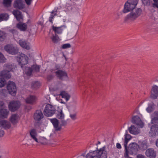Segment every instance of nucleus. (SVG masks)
<instances>
[{
    "mask_svg": "<svg viewBox=\"0 0 158 158\" xmlns=\"http://www.w3.org/2000/svg\"><path fill=\"white\" fill-rule=\"evenodd\" d=\"M60 95L62 98H65L66 102H67L70 97V95L64 91L61 92Z\"/></svg>",
    "mask_w": 158,
    "mask_h": 158,
    "instance_id": "nucleus-30",
    "label": "nucleus"
},
{
    "mask_svg": "<svg viewBox=\"0 0 158 158\" xmlns=\"http://www.w3.org/2000/svg\"><path fill=\"white\" fill-rule=\"evenodd\" d=\"M0 126L5 129L9 128L10 127L9 123L4 120H0Z\"/></svg>",
    "mask_w": 158,
    "mask_h": 158,
    "instance_id": "nucleus-27",
    "label": "nucleus"
},
{
    "mask_svg": "<svg viewBox=\"0 0 158 158\" xmlns=\"http://www.w3.org/2000/svg\"><path fill=\"white\" fill-rule=\"evenodd\" d=\"M116 147L118 149H121V146L119 143H117L116 144Z\"/></svg>",
    "mask_w": 158,
    "mask_h": 158,
    "instance_id": "nucleus-57",
    "label": "nucleus"
},
{
    "mask_svg": "<svg viewBox=\"0 0 158 158\" xmlns=\"http://www.w3.org/2000/svg\"><path fill=\"white\" fill-rule=\"evenodd\" d=\"M4 49L9 53H10V45L8 44L4 47Z\"/></svg>",
    "mask_w": 158,
    "mask_h": 158,
    "instance_id": "nucleus-46",
    "label": "nucleus"
},
{
    "mask_svg": "<svg viewBox=\"0 0 158 158\" xmlns=\"http://www.w3.org/2000/svg\"><path fill=\"white\" fill-rule=\"evenodd\" d=\"M156 145L158 148V139L156 141Z\"/></svg>",
    "mask_w": 158,
    "mask_h": 158,
    "instance_id": "nucleus-60",
    "label": "nucleus"
},
{
    "mask_svg": "<svg viewBox=\"0 0 158 158\" xmlns=\"http://www.w3.org/2000/svg\"><path fill=\"white\" fill-rule=\"evenodd\" d=\"M143 3L145 6H148L150 5L151 2L150 1H142Z\"/></svg>",
    "mask_w": 158,
    "mask_h": 158,
    "instance_id": "nucleus-49",
    "label": "nucleus"
},
{
    "mask_svg": "<svg viewBox=\"0 0 158 158\" xmlns=\"http://www.w3.org/2000/svg\"><path fill=\"white\" fill-rule=\"evenodd\" d=\"M17 92V88L15 84L13 82L10 81V95L15 96Z\"/></svg>",
    "mask_w": 158,
    "mask_h": 158,
    "instance_id": "nucleus-20",
    "label": "nucleus"
},
{
    "mask_svg": "<svg viewBox=\"0 0 158 158\" xmlns=\"http://www.w3.org/2000/svg\"><path fill=\"white\" fill-rule=\"evenodd\" d=\"M4 134V132L3 131L0 130V137L3 136Z\"/></svg>",
    "mask_w": 158,
    "mask_h": 158,
    "instance_id": "nucleus-56",
    "label": "nucleus"
},
{
    "mask_svg": "<svg viewBox=\"0 0 158 158\" xmlns=\"http://www.w3.org/2000/svg\"><path fill=\"white\" fill-rule=\"evenodd\" d=\"M17 27L21 31H25L27 29V26L25 23H19L17 24Z\"/></svg>",
    "mask_w": 158,
    "mask_h": 158,
    "instance_id": "nucleus-28",
    "label": "nucleus"
},
{
    "mask_svg": "<svg viewBox=\"0 0 158 158\" xmlns=\"http://www.w3.org/2000/svg\"><path fill=\"white\" fill-rule=\"evenodd\" d=\"M108 152L105 146L96 150L90 152L87 154L86 158H107Z\"/></svg>",
    "mask_w": 158,
    "mask_h": 158,
    "instance_id": "nucleus-1",
    "label": "nucleus"
},
{
    "mask_svg": "<svg viewBox=\"0 0 158 158\" xmlns=\"http://www.w3.org/2000/svg\"><path fill=\"white\" fill-rule=\"evenodd\" d=\"M158 135V125L154 124L150 127L149 135L152 137H155Z\"/></svg>",
    "mask_w": 158,
    "mask_h": 158,
    "instance_id": "nucleus-7",
    "label": "nucleus"
},
{
    "mask_svg": "<svg viewBox=\"0 0 158 158\" xmlns=\"http://www.w3.org/2000/svg\"><path fill=\"white\" fill-rule=\"evenodd\" d=\"M55 73L57 77L60 79H62L63 78L67 77L66 73L62 70H57L56 71Z\"/></svg>",
    "mask_w": 158,
    "mask_h": 158,
    "instance_id": "nucleus-18",
    "label": "nucleus"
},
{
    "mask_svg": "<svg viewBox=\"0 0 158 158\" xmlns=\"http://www.w3.org/2000/svg\"><path fill=\"white\" fill-rule=\"evenodd\" d=\"M81 156H85V154H81Z\"/></svg>",
    "mask_w": 158,
    "mask_h": 158,
    "instance_id": "nucleus-63",
    "label": "nucleus"
},
{
    "mask_svg": "<svg viewBox=\"0 0 158 158\" xmlns=\"http://www.w3.org/2000/svg\"><path fill=\"white\" fill-rule=\"evenodd\" d=\"M151 123H156L158 121V111H155L151 116Z\"/></svg>",
    "mask_w": 158,
    "mask_h": 158,
    "instance_id": "nucleus-21",
    "label": "nucleus"
},
{
    "mask_svg": "<svg viewBox=\"0 0 158 158\" xmlns=\"http://www.w3.org/2000/svg\"><path fill=\"white\" fill-rule=\"evenodd\" d=\"M66 28V26L63 25L59 27H56L53 25L52 27V29L54 31L55 34H61L64 29Z\"/></svg>",
    "mask_w": 158,
    "mask_h": 158,
    "instance_id": "nucleus-14",
    "label": "nucleus"
},
{
    "mask_svg": "<svg viewBox=\"0 0 158 158\" xmlns=\"http://www.w3.org/2000/svg\"><path fill=\"white\" fill-rule=\"evenodd\" d=\"M0 76L2 77L4 79H9L10 77V72L7 70H4L0 73Z\"/></svg>",
    "mask_w": 158,
    "mask_h": 158,
    "instance_id": "nucleus-24",
    "label": "nucleus"
},
{
    "mask_svg": "<svg viewBox=\"0 0 158 158\" xmlns=\"http://www.w3.org/2000/svg\"><path fill=\"white\" fill-rule=\"evenodd\" d=\"M128 136H129L128 135H125V141L124 143V146L125 147V152L124 153V156L125 158H128L129 157V156L128 155L127 150V144L128 140L130 139H127V137Z\"/></svg>",
    "mask_w": 158,
    "mask_h": 158,
    "instance_id": "nucleus-23",
    "label": "nucleus"
},
{
    "mask_svg": "<svg viewBox=\"0 0 158 158\" xmlns=\"http://www.w3.org/2000/svg\"><path fill=\"white\" fill-rule=\"evenodd\" d=\"M23 1H15L14 6L15 8L19 10H22L25 7V4L23 2Z\"/></svg>",
    "mask_w": 158,
    "mask_h": 158,
    "instance_id": "nucleus-13",
    "label": "nucleus"
},
{
    "mask_svg": "<svg viewBox=\"0 0 158 158\" xmlns=\"http://www.w3.org/2000/svg\"><path fill=\"white\" fill-rule=\"evenodd\" d=\"M6 35L2 31H0V41H3Z\"/></svg>",
    "mask_w": 158,
    "mask_h": 158,
    "instance_id": "nucleus-42",
    "label": "nucleus"
},
{
    "mask_svg": "<svg viewBox=\"0 0 158 158\" xmlns=\"http://www.w3.org/2000/svg\"><path fill=\"white\" fill-rule=\"evenodd\" d=\"M6 83V81L4 78H0V87H3Z\"/></svg>",
    "mask_w": 158,
    "mask_h": 158,
    "instance_id": "nucleus-40",
    "label": "nucleus"
},
{
    "mask_svg": "<svg viewBox=\"0 0 158 158\" xmlns=\"http://www.w3.org/2000/svg\"><path fill=\"white\" fill-rule=\"evenodd\" d=\"M47 139L45 137H41L39 138V140L38 143H44L47 142Z\"/></svg>",
    "mask_w": 158,
    "mask_h": 158,
    "instance_id": "nucleus-43",
    "label": "nucleus"
},
{
    "mask_svg": "<svg viewBox=\"0 0 158 158\" xmlns=\"http://www.w3.org/2000/svg\"><path fill=\"white\" fill-rule=\"evenodd\" d=\"M116 15H117V17L116 18V19H118L119 18L120 14L118 13H116Z\"/></svg>",
    "mask_w": 158,
    "mask_h": 158,
    "instance_id": "nucleus-61",
    "label": "nucleus"
},
{
    "mask_svg": "<svg viewBox=\"0 0 158 158\" xmlns=\"http://www.w3.org/2000/svg\"><path fill=\"white\" fill-rule=\"evenodd\" d=\"M9 18V15L6 14H0V22L3 20H7Z\"/></svg>",
    "mask_w": 158,
    "mask_h": 158,
    "instance_id": "nucleus-35",
    "label": "nucleus"
},
{
    "mask_svg": "<svg viewBox=\"0 0 158 158\" xmlns=\"http://www.w3.org/2000/svg\"><path fill=\"white\" fill-rule=\"evenodd\" d=\"M138 3V1H127L124 5L123 13L131 11L134 9Z\"/></svg>",
    "mask_w": 158,
    "mask_h": 158,
    "instance_id": "nucleus-3",
    "label": "nucleus"
},
{
    "mask_svg": "<svg viewBox=\"0 0 158 158\" xmlns=\"http://www.w3.org/2000/svg\"><path fill=\"white\" fill-rule=\"evenodd\" d=\"M53 77L52 75H49L48 77V81L50 80Z\"/></svg>",
    "mask_w": 158,
    "mask_h": 158,
    "instance_id": "nucleus-59",
    "label": "nucleus"
},
{
    "mask_svg": "<svg viewBox=\"0 0 158 158\" xmlns=\"http://www.w3.org/2000/svg\"><path fill=\"white\" fill-rule=\"evenodd\" d=\"M70 117L72 120H74L76 119V113L73 114H70Z\"/></svg>",
    "mask_w": 158,
    "mask_h": 158,
    "instance_id": "nucleus-50",
    "label": "nucleus"
},
{
    "mask_svg": "<svg viewBox=\"0 0 158 158\" xmlns=\"http://www.w3.org/2000/svg\"><path fill=\"white\" fill-rule=\"evenodd\" d=\"M139 145L136 143H132L129 145L128 148H127V153L131 155L135 154L138 150Z\"/></svg>",
    "mask_w": 158,
    "mask_h": 158,
    "instance_id": "nucleus-5",
    "label": "nucleus"
},
{
    "mask_svg": "<svg viewBox=\"0 0 158 158\" xmlns=\"http://www.w3.org/2000/svg\"><path fill=\"white\" fill-rule=\"evenodd\" d=\"M51 38L52 41L54 43H57L60 41L59 37L56 34L55 35H53Z\"/></svg>",
    "mask_w": 158,
    "mask_h": 158,
    "instance_id": "nucleus-36",
    "label": "nucleus"
},
{
    "mask_svg": "<svg viewBox=\"0 0 158 158\" xmlns=\"http://www.w3.org/2000/svg\"><path fill=\"white\" fill-rule=\"evenodd\" d=\"M5 59L3 55L0 52V62H4L5 61Z\"/></svg>",
    "mask_w": 158,
    "mask_h": 158,
    "instance_id": "nucleus-48",
    "label": "nucleus"
},
{
    "mask_svg": "<svg viewBox=\"0 0 158 158\" xmlns=\"http://www.w3.org/2000/svg\"><path fill=\"white\" fill-rule=\"evenodd\" d=\"M142 10L140 8H135L134 10L128 15L125 19V21H132L138 17L141 14Z\"/></svg>",
    "mask_w": 158,
    "mask_h": 158,
    "instance_id": "nucleus-2",
    "label": "nucleus"
},
{
    "mask_svg": "<svg viewBox=\"0 0 158 158\" xmlns=\"http://www.w3.org/2000/svg\"><path fill=\"white\" fill-rule=\"evenodd\" d=\"M33 73H37L40 71V67L39 66L35 64L33 65L31 67Z\"/></svg>",
    "mask_w": 158,
    "mask_h": 158,
    "instance_id": "nucleus-32",
    "label": "nucleus"
},
{
    "mask_svg": "<svg viewBox=\"0 0 158 158\" xmlns=\"http://www.w3.org/2000/svg\"><path fill=\"white\" fill-rule=\"evenodd\" d=\"M18 51V49L17 47L10 45V54L15 55L17 53Z\"/></svg>",
    "mask_w": 158,
    "mask_h": 158,
    "instance_id": "nucleus-33",
    "label": "nucleus"
},
{
    "mask_svg": "<svg viewBox=\"0 0 158 158\" xmlns=\"http://www.w3.org/2000/svg\"><path fill=\"white\" fill-rule=\"evenodd\" d=\"M146 156L150 158H155L156 156V152L154 149L148 148L145 152Z\"/></svg>",
    "mask_w": 158,
    "mask_h": 158,
    "instance_id": "nucleus-11",
    "label": "nucleus"
},
{
    "mask_svg": "<svg viewBox=\"0 0 158 158\" xmlns=\"http://www.w3.org/2000/svg\"><path fill=\"white\" fill-rule=\"evenodd\" d=\"M139 146V148L140 150L143 151L145 150L148 147V145L147 142L144 141L140 142Z\"/></svg>",
    "mask_w": 158,
    "mask_h": 158,
    "instance_id": "nucleus-29",
    "label": "nucleus"
},
{
    "mask_svg": "<svg viewBox=\"0 0 158 158\" xmlns=\"http://www.w3.org/2000/svg\"><path fill=\"white\" fill-rule=\"evenodd\" d=\"M9 111L5 109H0V119L6 118L8 115Z\"/></svg>",
    "mask_w": 158,
    "mask_h": 158,
    "instance_id": "nucleus-22",
    "label": "nucleus"
},
{
    "mask_svg": "<svg viewBox=\"0 0 158 158\" xmlns=\"http://www.w3.org/2000/svg\"><path fill=\"white\" fill-rule=\"evenodd\" d=\"M27 5H30L31 2V1H25Z\"/></svg>",
    "mask_w": 158,
    "mask_h": 158,
    "instance_id": "nucleus-58",
    "label": "nucleus"
},
{
    "mask_svg": "<svg viewBox=\"0 0 158 158\" xmlns=\"http://www.w3.org/2000/svg\"><path fill=\"white\" fill-rule=\"evenodd\" d=\"M34 119L36 121H40L44 117L43 114L40 110H37L34 114Z\"/></svg>",
    "mask_w": 158,
    "mask_h": 158,
    "instance_id": "nucleus-15",
    "label": "nucleus"
},
{
    "mask_svg": "<svg viewBox=\"0 0 158 158\" xmlns=\"http://www.w3.org/2000/svg\"><path fill=\"white\" fill-rule=\"evenodd\" d=\"M57 117L60 119H62L64 117V115L62 112V110H60L59 111L56 115Z\"/></svg>",
    "mask_w": 158,
    "mask_h": 158,
    "instance_id": "nucleus-38",
    "label": "nucleus"
},
{
    "mask_svg": "<svg viewBox=\"0 0 158 158\" xmlns=\"http://www.w3.org/2000/svg\"><path fill=\"white\" fill-rule=\"evenodd\" d=\"M52 15L50 16L49 19V21L52 23V19L53 18L54 16L56 15V11L52 10L51 12Z\"/></svg>",
    "mask_w": 158,
    "mask_h": 158,
    "instance_id": "nucleus-39",
    "label": "nucleus"
},
{
    "mask_svg": "<svg viewBox=\"0 0 158 158\" xmlns=\"http://www.w3.org/2000/svg\"><path fill=\"white\" fill-rule=\"evenodd\" d=\"M12 13L16 19L19 21H21L23 19V16L20 11L18 10H14Z\"/></svg>",
    "mask_w": 158,
    "mask_h": 158,
    "instance_id": "nucleus-19",
    "label": "nucleus"
},
{
    "mask_svg": "<svg viewBox=\"0 0 158 158\" xmlns=\"http://www.w3.org/2000/svg\"><path fill=\"white\" fill-rule=\"evenodd\" d=\"M151 97L155 99L158 97V86L154 85L152 86L151 91Z\"/></svg>",
    "mask_w": 158,
    "mask_h": 158,
    "instance_id": "nucleus-10",
    "label": "nucleus"
},
{
    "mask_svg": "<svg viewBox=\"0 0 158 158\" xmlns=\"http://www.w3.org/2000/svg\"><path fill=\"white\" fill-rule=\"evenodd\" d=\"M50 121L56 131H59L61 129V127L59 126V121L56 118L51 119Z\"/></svg>",
    "mask_w": 158,
    "mask_h": 158,
    "instance_id": "nucleus-17",
    "label": "nucleus"
},
{
    "mask_svg": "<svg viewBox=\"0 0 158 158\" xmlns=\"http://www.w3.org/2000/svg\"><path fill=\"white\" fill-rule=\"evenodd\" d=\"M16 68V65H13L12 67V65H10V71H14L15 69Z\"/></svg>",
    "mask_w": 158,
    "mask_h": 158,
    "instance_id": "nucleus-52",
    "label": "nucleus"
},
{
    "mask_svg": "<svg viewBox=\"0 0 158 158\" xmlns=\"http://www.w3.org/2000/svg\"><path fill=\"white\" fill-rule=\"evenodd\" d=\"M36 100V98L34 96L30 95L26 99V102L27 103L33 104Z\"/></svg>",
    "mask_w": 158,
    "mask_h": 158,
    "instance_id": "nucleus-25",
    "label": "nucleus"
},
{
    "mask_svg": "<svg viewBox=\"0 0 158 158\" xmlns=\"http://www.w3.org/2000/svg\"><path fill=\"white\" fill-rule=\"evenodd\" d=\"M9 82H10V81L8 82V83H9ZM7 89L8 90V93L10 94V84H9V83H8L7 85Z\"/></svg>",
    "mask_w": 158,
    "mask_h": 158,
    "instance_id": "nucleus-54",
    "label": "nucleus"
},
{
    "mask_svg": "<svg viewBox=\"0 0 158 158\" xmlns=\"http://www.w3.org/2000/svg\"><path fill=\"white\" fill-rule=\"evenodd\" d=\"M71 45L69 43L64 44L62 45V48L63 49H66L71 47Z\"/></svg>",
    "mask_w": 158,
    "mask_h": 158,
    "instance_id": "nucleus-44",
    "label": "nucleus"
},
{
    "mask_svg": "<svg viewBox=\"0 0 158 158\" xmlns=\"http://www.w3.org/2000/svg\"><path fill=\"white\" fill-rule=\"evenodd\" d=\"M137 158H146V157L143 155L142 154H139L137 156Z\"/></svg>",
    "mask_w": 158,
    "mask_h": 158,
    "instance_id": "nucleus-51",
    "label": "nucleus"
},
{
    "mask_svg": "<svg viewBox=\"0 0 158 158\" xmlns=\"http://www.w3.org/2000/svg\"><path fill=\"white\" fill-rule=\"evenodd\" d=\"M3 4L5 7L9 6H10V1H3Z\"/></svg>",
    "mask_w": 158,
    "mask_h": 158,
    "instance_id": "nucleus-45",
    "label": "nucleus"
},
{
    "mask_svg": "<svg viewBox=\"0 0 158 158\" xmlns=\"http://www.w3.org/2000/svg\"><path fill=\"white\" fill-rule=\"evenodd\" d=\"M98 144H100L101 143H100V141H98Z\"/></svg>",
    "mask_w": 158,
    "mask_h": 158,
    "instance_id": "nucleus-64",
    "label": "nucleus"
},
{
    "mask_svg": "<svg viewBox=\"0 0 158 158\" xmlns=\"http://www.w3.org/2000/svg\"><path fill=\"white\" fill-rule=\"evenodd\" d=\"M32 70L31 68L29 67H26L24 70V72L27 75V76H30L33 73Z\"/></svg>",
    "mask_w": 158,
    "mask_h": 158,
    "instance_id": "nucleus-34",
    "label": "nucleus"
},
{
    "mask_svg": "<svg viewBox=\"0 0 158 158\" xmlns=\"http://www.w3.org/2000/svg\"><path fill=\"white\" fill-rule=\"evenodd\" d=\"M40 85L39 82L36 81H34L32 82L31 84L32 87L35 89H36L39 88Z\"/></svg>",
    "mask_w": 158,
    "mask_h": 158,
    "instance_id": "nucleus-37",
    "label": "nucleus"
},
{
    "mask_svg": "<svg viewBox=\"0 0 158 158\" xmlns=\"http://www.w3.org/2000/svg\"><path fill=\"white\" fill-rule=\"evenodd\" d=\"M20 105V103L19 101H14L10 102V111L14 112L17 110Z\"/></svg>",
    "mask_w": 158,
    "mask_h": 158,
    "instance_id": "nucleus-9",
    "label": "nucleus"
},
{
    "mask_svg": "<svg viewBox=\"0 0 158 158\" xmlns=\"http://www.w3.org/2000/svg\"><path fill=\"white\" fill-rule=\"evenodd\" d=\"M153 2L152 3V6L154 8H158V1H153Z\"/></svg>",
    "mask_w": 158,
    "mask_h": 158,
    "instance_id": "nucleus-47",
    "label": "nucleus"
},
{
    "mask_svg": "<svg viewBox=\"0 0 158 158\" xmlns=\"http://www.w3.org/2000/svg\"><path fill=\"white\" fill-rule=\"evenodd\" d=\"M131 121L133 123L135 124L141 128H142L144 124L140 118L138 116H134L132 118Z\"/></svg>",
    "mask_w": 158,
    "mask_h": 158,
    "instance_id": "nucleus-8",
    "label": "nucleus"
},
{
    "mask_svg": "<svg viewBox=\"0 0 158 158\" xmlns=\"http://www.w3.org/2000/svg\"><path fill=\"white\" fill-rule=\"evenodd\" d=\"M8 108H10V102H9L8 105Z\"/></svg>",
    "mask_w": 158,
    "mask_h": 158,
    "instance_id": "nucleus-62",
    "label": "nucleus"
},
{
    "mask_svg": "<svg viewBox=\"0 0 158 158\" xmlns=\"http://www.w3.org/2000/svg\"><path fill=\"white\" fill-rule=\"evenodd\" d=\"M30 135L32 138L37 142H38V140L36 138L37 133L36 130L34 129H32L30 132Z\"/></svg>",
    "mask_w": 158,
    "mask_h": 158,
    "instance_id": "nucleus-26",
    "label": "nucleus"
},
{
    "mask_svg": "<svg viewBox=\"0 0 158 158\" xmlns=\"http://www.w3.org/2000/svg\"><path fill=\"white\" fill-rule=\"evenodd\" d=\"M4 107V105L2 101H0V108Z\"/></svg>",
    "mask_w": 158,
    "mask_h": 158,
    "instance_id": "nucleus-55",
    "label": "nucleus"
},
{
    "mask_svg": "<svg viewBox=\"0 0 158 158\" xmlns=\"http://www.w3.org/2000/svg\"><path fill=\"white\" fill-rule=\"evenodd\" d=\"M16 60L21 68H23V66L27 64L28 63V57L26 55L23 53H20L16 57Z\"/></svg>",
    "mask_w": 158,
    "mask_h": 158,
    "instance_id": "nucleus-4",
    "label": "nucleus"
},
{
    "mask_svg": "<svg viewBox=\"0 0 158 158\" xmlns=\"http://www.w3.org/2000/svg\"><path fill=\"white\" fill-rule=\"evenodd\" d=\"M55 113V109L53 106L49 104H47L44 110V114L47 116H51Z\"/></svg>",
    "mask_w": 158,
    "mask_h": 158,
    "instance_id": "nucleus-6",
    "label": "nucleus"
},
{
    "mask_svg": "<svg viewBox=\"0 0 158 158\" xmlns=\"http://www.w3.org/2000/svg\"><path fill=\"white\" fill-rule=\"evenodd\" d=\"M67 124V122L64 120H62L61 122V125L65 126Z\"/></svg>",
    "mask_w": 158,
    "mask_h": 158,
    "instance_id": "nucleus-53",
    "label": "nucleus"
},
{
    "mask_svg": "<svg viewBox=\"0 0 158 158\" xmlns=\"http://www.w3.org/2000/svg\"><path fill=\"white\" fill-rule=\"evenodd\" d=\"M19 43L22 47L27 50H29L31 48L30 43L24 40L20 39L19 40Z\"/></svg>",
    "mask_w": 158,
    "mask_h": 158,
    "instance_id": "nucleus-12",
    "label": "nucleus"
},
{
    "mask_svg": "<svg viewBox=\"0 0 158 158\" xmlns=\"http://www.w3.org/2000/svg\"><path fill=\"white\" fill-rule=\"evenodd\" d=\"M129 132L132 134L137 135L140 133L139 129L135 127L134 125H131L128 129Z\"/></svg>",
    "mask_w": 158,
    "mask_h": 158,
    "instance_id": "nucleus-16",
    "label": "nucleus"
},
{
    "mask_svg": "<svg viewBox=\"0 0 158 158\" xmlns=\"http://www.w3.org/2000/svg\"><path fill=\"white\" fill-rule=\"evenodd\" d=\"M18 116L16 114H14L10 117V122L13 124H15L18 122Z\"/></svg>",
    "mask_w": 158,
    "mask_h": 158,
    "instance_id": "nucleus-31",
    "label": "nucleus"
},
{
    "mask_svg": "<svg viewBox=\"0 0 158 158\" xmlns=\"http://www.w3.org/2000/svg\"><path fill=\"white\" fill-rule=\"evenodd\" d=\"M146 110L149 113L151 112L153 110V104H149L148 107L146 108Z\"/></svg>",
    "mask_w": 158,
    "mask_h": 158,
    "instance_id": "nucleus-41",
    "label": "nucleus"
}]
</instances>
